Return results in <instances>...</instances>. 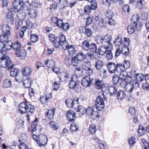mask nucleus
Returning a JSON list of instances; mask_svg holds the SVG:
<instances>
[{
    "mask_svg": "<svg viewBox=\"0 0 149 149\" xmlns=\"http://www.w3.org/2000/svg\"><path fill=\"white\" fill-rule=\"evenodd\" d=\"M112 37L109 35L105 36L103 38L100 37L97 40V44H101L98 51L101 55L104 54L109 49H112L113 45L110 42Z\"/></svg>",
    "mask_w": 149,
    "mask_h": 149,
    "instance_id": "obj_1",
    "label": "nucleus"
},
{
    "mask_svg": "<svg viewBox=\"0 0 149 149\" xmlns=\"http://www.w3.org/2000/svg\"><path fill=\"white\" fill-rule=\"evenodd\" d=\"M51 23L54 26H57L65 31L68 30L70 26L68 23H63L62 19L57 17H54L52 18Z\"/></svg>",
    "mask_w": 149,
    "mask_h": 149,
    "instance_id": "obj_2",
    "label": "nucleus"
},
{
    "mask_svg": "<svg viewBox=\"0 0 149 149\" xmlns=\"http://www.w3.org/2000/svg\"><path fill=\"white\" fill-rule=\"evenodd\" d=\"M10 27L8 24L3 25L2 28L3 33L0 36V41L5 42L9 40V38L11 35Z\"/></svg>",
    "mask_w": 149,
    "mask_h": 149,
    "instance_id": "obj_3",
    "label": "nucleus"
},
{
    "mask_svg": "<svg viewBox=\"0 0 149 149\" xmlns=\"http://www.w3.org/2000/svg\"><path fill=\"white\" fill-rule=\"evenodd\" d=\"M119 66V63H116L112 62H109L107 65L109 72L111 74L117 73L121 71Z\"/></svg>",
    "mask_w": 149,
    "mask_h": 149,
    "instance_id": "obj_4",
    "label": "nucleus"
},
{
    "mask_svg": "<svg viewBox=\"0 0 149 149\" xmlns=\"http://www.w3.org/2000/svg\"><path fill=\"white\" fill-rule=\"evenodd\" d=\"M0 66L4 68H8V69H11L13 66L10 57L4 56L0 60Z\"/></svg>",
    "mask_w": 149,
    "mask_h": 149,
    "instance_id": "obj_5",
    "label": "nucleus"
},
{
    "mask_svg": "<svg viewBox=\"0 0 149 149\" xmlns=\"http://www.w3.org/2000/svg\"><path fill=\"white\" fill-rule=\"evenodd\" d=\"M24 6L23 0H15L13 3V7L15 12L17 13L22 10Z\"/></svg>",
    "mask_w": 149,
    "mask_h": 149,
    "instance_id": "obj_6",
    "label": "nucleus"
},
{
    "mask_svg": "<svg viewBox=\"0 0 149 149\" xmlns=\"http://www.w3.org/2000/svg\"><path fill=\"white\" fill-rule=\"evenodd\" d=\"M139 85L138 83L136 82L133 83L132 84L130 82L127 84L125 89L127 92L131 93L133 91H134L137 89H139Z\"/></svg>",
    "mask_w": 149,
    "mask_h": 149,
    "instance_id": "obj_7",
    "label": "nucleus"
},
{
    "mask_svg": "<svg viewBox=\"0 0 149 149\" xmlns=\"http://www.w3.org/2000/svg\"><path fill=\"white\" fill-rule=\"evenodd\" d=\"M79 83L77 76L74 75L71 77V80L69 81L68 86L71 89L76 88L78 86Z\"/></svg>",
    "mask_w": 149,
    "mask_h": 149,
    "instance_id": "obj_8",
    "label": "nucleus"
},
{
    "mask_svg": "<svg viewBox=\"0 0 149 149\" xmlns=\"http://www.w3.org/2000/svg\"><path fill=\"white\" fill-rule=\"evenodd\" d=\"M47 141V136L44 134H41L39 136V138L37 140V143L39 146H44L46 145Z\"/></svg>",
    "mask_w": 149,
    "mask_h": 149,
    "instance_id": "obj_9",
    "label": "nucleus"
},
{
    "mask_svg": "<svg viewBox=\"0 0 149 149\" xmlns=\"http://www.w3.org/2000/svg\"><path fill=\"white\" fill-rule=\"evenodd\" d=\"M93 79H91L89 76H85L81 80L82 85L85 87H88L90 86L92 83Z\"/></svg>",
    "mask_w": 149,
    "mask_h": 149,
    "instance_id": "obj_10",
    "label": "nucleus"
},
{
    "mask_svg": "<svg viewBox=\"0 0 149 149\" xmlns=\"http://www.w3.org/2000/svg\"><path fill=\"white\" fill-rule=\"evenodd\" d=\"M48 37L50 40L53 43L56 47H58L60 45L61 46V43L58 37L55 38V36L52 34L49 35Z\"/></svg>",
    "mask_w": 149,
    "mask_h": 149,
    "instance_id": "obj_11",
    "label": "nucleus"
},
{
    "mask_svg": "<svg viewBox=\"0 0 149 149\" xmlns=\"http://www.w3.org/2000/svg\"><path fill=\"white\" fill-rule=\"evenodd\" d=\"M66 114L69 122H72L74 121V119L76 118V114L73 111L69 110L67 112Z\"/></svg>",
    "mask_w": 149,
    "mask_h": 149,
    "instance_id": "obj_12",
    "label": "nucleus"
},
{
    "mask_svg": "<svg viewBox=\"0 0 149 149\" xmlns=\"http://www.w3.org/2000/svg\"><path fill=\"white\" fill-rule=\"evenodd\" d=\"M26 110V113L27 114V119L29 120V117L33 114L35 111L34 107L31 104H29Z\"/></svg>",
    "mask_w": 149,
    "mask_h": 149,
    "instance_id": "obj_13",
    "label": "nucleus"
},
{
    "mask_svg": "<svg viewBox=\"0 0 149 149\" xmlns=\"http://www.w3.org/2000/svg\"><path fill=\"white\" fill-rule=\"evenodd\" d=\"M79 99L78 98H75L74 100L68 99H67L65 102L67 107L70 108L74 107L75 104L78 103Z\"/></svg>",
    "mask_w": 149,
    "mask_h": 149,
    "instance_id": "obj_14",
    "label": "nucleus"
},
{
    "mask_svg": "<svg viewBox=\"0 0 149 149\" xmlns=\"http://www.w3.org/2000/svg\"><path fill=\"white\" fill-rule=\"evenodd\" d=\"M28 105V104L25 102H22L20 104L18 108L21 113L23 114L26 113Z\"/></svg>",
    "mask_w": 149,
    "mask_h": 149,
    "instance_id": "obj_15",
    "label": "nucleus"
},
{
    "mask_svg": "<svg viewBox=\"0 0 149 149\" xmlns=\"http://www.w3.org/2000/svg\"><path fill=\"white\" fill-rule=\"evenodd\" d=\"M58 38L61 43V46L63 48H66L68 43L66 40L65 36L63 34H61Z\"/></svg>",
    "mask_w": 149,
    "mask_h": 149,
    "instance_id": "obj_16",
    "label": "nucleus"
},
{
    "mask_svg": "<svg viewBox=\"0 0 149 149\" xmlns=\"http://www.w3.org/2000/svg\"><path fill=\"white\" fill-rule=\"evenodd\" d=\"M59 76L60 80L62 82L66 83L68 81V74L66 72L61 73Z\"/></svg>",
    "mask_w": 149,
    "mask_h": 149,
    "instance_id": "obj_17",
    "label": "nucleus"
},
{
    "mask_svg": "<svg viewBox=\"0 0 149 149\" xmlns=\"http://www.w3.org/2000/svg\"><path fill=\"white\" fill-rule=\"evenodd\" d=\"M33 80L32 79L29 77H27L24 81L23 84L24 87L26 88H29L31 84L32 83Z\"/></svg>",
    "mask_w": 149,
    "mask_h": 149,
    "instance_id": "obj_18",
    "label": "nucleus"
},
{
    "mask_svg": "<svg viewBox=\"0 0 149 149\" xmlns=\"http://www.w3.org/2000/svg\"><path fill=\"white\" fill-rule=\"evenodd\" d=\"M15 54L18 57L21 59H23L26 55V52L24 49H20L18 52H17Z\"/></svg>",
    "mask_w": 149,
    "mask_h": 149,
    "instance_id": "obj_19",
    "label": "nucleus"
},
{
    "mask_svg": "<svg viewBox=\"0 0 149 149\" xmlns=\"http://www.w3.org/2000/svg\"><path fill=\"white\" fill-rule=\"evenodd\" d=\"M130 65V64L129 61L125 60L124 63H119V68L121 71L124 69H127L129 68Z\"/></svg>",
    "mask_w": 149,
    "mask_h": 149,
    "instance_id": "obj_20",
    "label": "nucleus"
},
{
    "mask_svg": "<svg viewBox=\"0 0 149 149\" xmlns=\"http://www.w3.org/2000/svg\"><path fill=\"white\" fill-rule=\"evenodd\" d=\"M120 71V76L121 78L122 79L132 80L131 77L128 76V73L126 71L123 70Z\"/></svg>",
    "mask_w": 149,
    "mask_h": 149,
    "instance_id": "obj_21",
    "label": "nucleus"
},
{
    "mask_svg": "<svg viewBox=\"0 0 149 149\" xmlns=\"http://www.w3.org/2000/svg\"><path fill=\"white\" fill-rule=\"evenodd\" d=\"M32 72L31 69L28 67L24 68L22 70V73L25 76H28L31 75Z\"/></svg>",
    "mask_w": 149,
    "mask_h": 149,
    "instance_id": "obj_22",
    "label": "nucleus"
},
{
    "mask_svg": "<svg viewBox=\"0 0 149 149\" xmlns=\"http://www.w3.org/2000/svg\"><path fill=\"white\" fill-rule=\"evenodd\" d=\"M44 63L45 65H46L49 68H52L55 64L54 61L52 59H49L45 60Z\"/></svg>",
    "mask_w": 149,
    "mask_h": 149,
    "instance_id": "obj_23",
    "label": "nucleus"
},
{
    "mask_svg": "<svg viewBox=\"0 0 149 149\" xmlns=\"http://www.w3.org/2000/svg\"><path fill=\"white\" fill-rule=\"evenodd\" d=\"M14 14L12 12H10L8 13L6 16V18L8 21H10L11 24H14Z\"/></svg>",
    "mask_w": 149,
    "mask_h": 149,
    "instance_id": "obj_24",
    "label": "nucleus"
},
{
    "mask_svg": "<svg viewBox=\"0 0 149 149\" xmlns=\"http://www.w3.org/2000/svg\"><path fill=\"white\" fill-rule=\"evenodd\" d=\"M4 51L9 50L12 48L13 43L10 40L4 42Z\"/></svg>",
    "mask_w": 149,
    "mask_h": 149,
    "instance_id": "obj_25",
    "label": "nucleus"
},
{
    "mask_svg": "<svg viewBox=\"0 0 149 149\" xmlns=\"http://www.w3.org/2000/svg\"><path fill=\"white\" fill-rule=\"evenodd\" d=\"M55 108H54L49 110L46 113V115L49 119H52L53 118L54 114Z\"/></svg>",
    "mask_w": 149,
    "mask_h": 149,
    "instance_id": "obj_26",
    "label": "nucleus"
},
{
    "mask_svg": "<svg viewBox=\"0 0 149 149\" xmlns=\"http://www.w3.org/2000/svg\"><path fill=\"white\" fill-rule=\"evenodd\" d=\"M64 49H68L69 54H74L75 52V49L74 47L72 45L69 46L68 43L66 48H63Z\"/></svg>",
    "mask_w": 149,
    "mask_h": 149,
    "instance_id": "obj_27",
    "label": "nucleus"
},
{
    "mask_svg": "<svg viewBox=\"0 0 149 149\" xmlns=\"http://www.w3.org/2000/svg\"><path fill=\"white\" fill-rule=\"evenodd\" d=\"M2 86L4 88L10 87L12 86L11 82L9 79H5L3 82Z\"/></svg>",
    "mask_w": 149,
    "mask_h": 149,
    "instance_id": "obj_28",
    "label": "nucleus"
},
{
    "mask_svg": "<svg viewBox=\"0 0 149 149\" xmlns=\"http://www.w3.org/2000/svg\"><path fill=\"white\" fill-rule=\"evenodd\" d=\"M103 63L102 61L98 60L96 61L95 67L97 70H100L103 66Z\"/></svg>",
    "mask_w": 149,
    "mask_h": 149,
    "instance_id": "obj_29",
    "label": "nucleus"
},
{
    "mask_svg": "<svg viewBox=\"0 0 149 149\" xmlns=\"http://www.w3.org/2000/svg\"><path fill=\"white\" fill-rule=\"evenodd\" d=\"M21 45L18 41L16 42L13 45L12 48L16 52H18L21 49Z\"/></svg>",
    "mask_w": 149,
    "mask_h": 149,
    "instance_id": "obj_30",
    "label": "nucleus"
},
{
    "mask_svg": "<svg viewBox=\"0 0 149 149\" xmlns=\"http://www.w3.org/2000/svg\"><path fill=\"white\" fill-rule=\"evenodd\" d=\"M109 92L111 95L116 94L117 91V89L116 86H110L108 88Z\"/></svg>",
    "mask_w": 149,
    "mask_h": 149,
    "instance_id": "obj_31",
    "label": "nucleus"
},
{
    "mask_svg": "<svg viewBox=\"0 0 149 149\" xmlns=\"http://www.w3.org/2000/svg\"><path fill=\"white\" fill-rule=\"evenodd\" d=\"M28 15L30 18H34L36 17L37 13L34 9H31L28 11Z\"/></svg>",
    "mask_w": 149,
    "mask_h": 149,
    "instance_id": "obj_32",
    "label": "nucleus"
},
{
    "mask_svg": "<svg viewBox=\"0 0 149 149\" xmlns=\"http://www.w3.org/2000/svg\"><path fill=\"white\" fill-rule=\"evenodd\" d=\"M90 43L87 40H84L82 43L81 47L82 48L86 50H89Z\"/></svg>",
    "mask_w": 149,
    "mask_h": 149,
    "instance_id": "obj_33",
    "label": "nucleus"
},
{
    "mask_svg": "<svg viewBox=\"0 0 149 149\" xmlns=\"http://www.w3.org/2000/svg\"><path fill=\"white\" fill-rule=\"evenodd\" d=\"M87 56L85 54L81 52H79L76 55V56L79 60V61H83L84 59L86 58V56Z\"/></svg>",
    "mask_w": 149,
    "mask_h": 149,
    "instance_id": "obj_34",
    "label": "nucleus"
},
{
    "mask_svg": "<svg viewBox=\"0 0 149 149\" xmlns=\"http://www.w3.org/2000/svg\"><path fill=\"white\" fill-rule=\"evenodd\" d=\"M126 94L124 91H121L118 92L117 94L118 98L120 100H122L126 96Z\"/></svg>",
    "mask_w": 149,
    "mask_h": 149,
    "instance_id": "obj_35",
    "label": "nucleus"
},
{
    "mask_svg": "<svg viewBox=\"0 0 149 149\" xmlns=\"http://www.w3.org/2000/svg\"><path fill=\"white\" fill-rule=\"evenodd\" d=\"M145 132V128L141 125H140L139 126V127L138 129V133L140 136H142Z\"/></svg>",
    "mask_w": 149,
    "mask_h": 149,
    "instance_id": "obj_36",
    "label": "nucleus"
},
{
    "mask_svg": "<svg viewBox=\"0 0 149 149\" xmlns=\"http://www.w3.org/2000/svg\"><path fill=\"white\" fill-rule=\"evenodd\" d=\"M86 109L83 106H80L78 107L77 112L79 115L84 114L86 112Z\"/></svg>",
    "mask_w": 149,
    "mask_h": 149,
    "instance_id": "obj_37",
    "label": "nucleus"
},
{
    "mask_svg": "<svg viewBox=\"0 0 149 149\" xmlns=\"http://www.w3.org/2000/svg\"><path fill=\"white\" fill-rule=\"evenodd\" d=\"M10 74V75L12 77L16 76L19 73L18 69L17 68H11Z\"/></svg>",
    "mask_w": 149,
    "mask_h": 149,
    "instance_id": "obj_38",
    "label": "nucleus"
},
{
    "mask_svg": "<svg viewBox=\"0 0 149 149\" xmlns=\"http://www.w3.org/2000/svg\"><path fill=\"white\" fill-rule=\"evenodd\" d=\"M121 81L120 83V85L123 87L125 88L127 84L128 83L130 82L131 80L130 79H122L121 80Z\"/></svg>",
    "mask_w": 149,
    "mask_h": 149,
    "instance_id": "obj_39",
    "label": "nucleus"
},
{
    "mask_svg": "<svg viewBox=\"0 0 149 149\" xmlns=\"http://www.w3.org/2000/svg\"><path fill=\"white\" fill-rule=\"evenodd\" d=\"M100 75L103 78H106L108 77V72L106 70L102 68L100 72Z\"/></svg>",
    "mask_w": 149,
    "mask_h": 149,
    "instance_id": "obj_40",
    "label": "nucleus"
},
{
    "mask_svg": "<svg viewBox=\"0 0 149 149\" xmlns=\"http://www.w3.org/2000/svg\"><path fill=\"white\" fill-rule=\"evenodd\" d=\"M135 77L137 81L138 82V81H142L144 79V76L141 74H136Z\"/></svg>",
    "mask_w": 149,
    "mask_h": 149,
    "instance_id": "obj_41",
    "label": "nucleus"
},
{
    "mask_svg": "<svg viewBox=\"0 0 149 149\" xmlns=\"http://www.w3.org/2000/svg\"><path fill=\"white\" fill-rule=\"evenodd\" d=\"M140 19V17H139L138 15H133L131 19V20L134 25L135 24L139 22V21Z\"/></svg>",
    "mask_w": 149,
    "mask_h": 149,
    "instance_id": "obj_42",
    "label": "nucleus"
},
{
    "mask_svg": "<svg viewBox=\"0 0 149 149\" xmlns=\"http://www.w3.org/2000/svg\"><path fill=\"white\" fill-rule=\"evenodd\" d=\"M79 61V60L76 56H74L71 59L72 64L74 66H77L78 64Z\"/></svg>",
    "mask_w": 149,
    "mask_h": 149,
    "instance_id": "obj_43",
    "label": "nucleus"
},
{
    "mask_svg": "<svg viewBox=\"0 0 149 149\" xmlns=\"http://www.w3.org/2000/svg\"><path fill=\"white\" fill-rule=\"evenodd\" d=\"M128 46H125L122 49V53L125 55H127L129 53V48Z\"/></svg>",
    "mask_w": 149,
    "mask_h": 149,
    "instance_id": "obj_44",
    "label": "nucleus"
},
{
    "mask_svg": "<svg viewBox=\"0 0 149 149\" xmlns=\"http://www.w3.org/2000/svg\"><path fill=\"white\" fill-rule=\"evenodd\" d=\"M97 23L101 27H105L107 24L106 21L102 18H100Z\"/></svg>",
    "mask_w": 149,
    "mask_h": 149,
    "instance_id": "obj_45",
    "label": "nucleus"
},
{
    "mask_svg": "<svg viewBox=\"0 0 149 149\" xmlns=\"http://www.w3.org/2000/svg\"><path fill=\"white\" fill-rule=\"evenodd\" d=\"M89 50L92 52L96 51L97 50L96 44L94 43H90Z\"/></svg>",
    "mask_w": 149,
    "mask_h": 149,
    "instance_id": "obj_46",
    "label": "nucleus"
},
{
    "mask_svg": "<svg viewBox=\"0 0 149 149\" xmlns=\"http://www.w3.org/2000/svg\"><path fill=\"white\" fill-rule=\"evenodd\" d=\"M120 78L116 74L114 75L112 77V81L114 85L117 84Z\"/></svg>",
    "mask_w": 149,
    "mask_h": 149,
    "instance_id": "obj_47",
    "label": "nucleus"
},
{
    "mask_svg": "<svg viewBox=\"0 0 149 149\" xmlns=\"http://www.w3.org/2000/svg\"><path fill=\"white\" fill-rule=\"evenodd\" d=\"M49 125L51 128L54 130H56L58 127L57 123L54 121L51 122L49 123Z\"/></svg>",
    "mask_w": 149,
    "mask_h": 149,
    "instance_id": "obj_48",
    "label": "nucleus"
},
{
    "mask_svg": "<svg viewBox=\"0 0 149 149\" xmlns=\"http://www.w3.org/2000/svg\"><path fill=\"white\" fill-rule=\"evenodd\" d=\"M122 39L121 38L118 37L115 39L113 44H115L116 45L120 46L122 44Z\"/></svg>",
    "mask_w": 149,
    "mask_h": 149,
    "instance_id": "obj_49",
    "label": "nucleus"
},
{
    "mask_svg": "<svg viewBox=\"0 0 149 149\" xmlns=\"http://www.w3.org/2000/svg\"><path fill=\"white\" fill-rule=\"evenodd\" d=\"M70 130L71 132H76L78 130V126L75 123H73L71 125Z\"/></svg>",
    "mask_w": 149,
    "mask_h": 149,
    "instance_id": "obj_50",
    "label": "nucleus"
},
{
    "mask_svg": "<svg viewBox=\"0 0 149 149\" xmlns=\"http://www.w3.org/2000/svg\"><path fill=\"white\" fill-rule=\"evenodd\" d=\"M104 104L103 98L100 96H99L96 98L95 104Z\"/></svg>",
    "mask_w": 149,
    "mask_h": 149,
    "instance_id": "obj_51",
    "label": "nucleus"
},
{
    "mask_svg": "<svg viewBox=\"0 0 149 149\" xmlns=\"http://www.w3.org/2000/svg\"><path fill=\"white\" fill-rule=\"evenodd\" d=\"M38 36L36 34H31L30 39L33 42H36L38 40Z\"/></svg>",
    "mask_w": 149,
    "mask_h": 149,
    "instance_id": "obj_52",
    "label": "nucleus"
},
{
    "mask_svg": "<svg viewBox=\"0 0 149 149\" xmlns=\"http://www.w3.org/2000/svg\"><path fill=\"white\" fill-rule=\"evenodd\" d=\"M91 62L88 61H84L82 64V66L84 69L87 70L90 68L89 66L90 65Z\"/></svg>",
    "mask_w": 149,
    "mask_h": 149,
    "instance_id": "obj_53",
    "label": "nucleus"
},
{
    "mask_svg": "<svg viewBox=\"0 0 149 149\" xmlns=\"http://www.w3.org/2000/svg\"><path fill=\"white\" fill-rule=\"evenodd\" d=\"M112 49H110L109 50V49L107 50V54H106V57L108 59H111L113 57V54L111 52V50Z\"/></svg>",
    "mask_w": 149,
    "mask_h": 149,
    "instance_id": "obj_54",
    "label": "nucleus"
},
{
    "mask_svg": "<svg viewBox=\"0 0 149 149\" xmlns=\"http://www.w3.org/2000/svg\"><path fill=\"white\" fill-rule=\"evenodd\" d=\"M127 30L128 33L129 34H131L134 32V28L132 25H129L127 27Z\"/></svg>",
    "mask_w": 149,
    "mask_h": 149,
    "instance_id": "obj_55",
    "label": "nucleus"
},
{
    "mask_svg": "<svg viewBox=\"0 0 149 149\" xmlns=\"http://www.w3.org/2000/svg\"><path fill=\"white\" fill-rule=\"evenodd\" d=\"M89 131L92 134L95 133L96 131V126L94 125H91L89 127Z\"/></svg>",
    "mask_w": 149,
    "mask_h": 149,
    "instance_id": "obj_56",
    "label": "nucleus"
},
{
    "mask_svg": "<svg viewBox=\"0 0 149 149\" xmlns=\"http://www.w3.org/2000/svg\"><path fill=\"white\" fill-rule=\"evenodd\" d=\"M103 82L102 81H100L99 80H97L96 81V86L99 87V88L102 89L103 88V86L104 85L103 84Z\"/></svg>",
    "mask_w": 149,
    "mask_h": 149,
    "instance_id": "obj_57",
    "label": "nucleus"
},
{
    "mask_svg": "<svg viewBox=\"0 0 149 149\" xmlns=\"http://www.w3.org/2000/svg\"><path fill=\"white\" fill-rule=\"evenodd\" d=\"M105 15L109 19H111L113 16V13L111 10H108L107 11Z\"/></svg>",
    "mask_w": 149,
    "mask_h": 149,
    "instance_id": "obj_58",
    "label": "nucleus"
},
{
    "mask_svg": "<svg viewBox=\"0 0 149 149\" xmlns=\"http://www.w3.org/2000/svg\"><path fill=\"white\" fill-rule=\"evenodd\" d=\"M144 1L141 0H138L137 2V5L138 6V9L141 10L143 7V3Z\"/></svg>",
    "mask_w": 149,
    "mask_h": 149,
    "instance_id": "obj_59",
    "label": "nucleus"
},
{
    "mask_svg": "<svg viewBox=\"0 0 149 149\" xmlns=\"http://www.w3.org/2000/svg\"><path fill=\"white\" fill-rule=\"evenodd\" d=\"M128 142L131 146L134 145L136 142V139L134 137H131L129 138Z\"/></svg>",
    "mask_w": 149,
    "mask_h": 149,
    "instance_id": "obj_60",
    "label": "nucleus"
},
{
    "mask_svg": "<svg viewBox=\"0 0 149 149\" xmlns=\"http://www.w3.org/2000/svg\"><path fill=\"white\" fill-rule=\"evenodd\" d=\"M92 31L91 29L89 28H86L85 34L88 37H91L92 35Z\"/></svg>",
    "mask_w": 149,
    "mask_h": 149,
    "instance_id": "obj_61",
    "label": "nucleus"
},
{
    "mask_svg": "<svg viewBox=\"0 0 149 149\" xmlns=\"http://www.w3.org/2000/svg\"><path fill=\"white\" fill-rule=\"evenodd\" d=\"M91 8L92 9L94 10H95L97 7V3L96 1H93L91 2Z\"/></svg>",
    "mask_w": 149,
    "mask_h": 149,
    "instance_id": "obj_62",
    "label": "nucleus"
},
{
    "mask_svg": "<svg viewBox=\"0 0 149 149\" xmlns=\"http://www.w3.org/2000/svg\"><path fill=\"white\" fill-rule=\"evenodd\" d=\"M26 26L27 27L30 29L33 27L34 25L33 23L30 20H28L26 22Z\"/></svg>",
    "mask_w": 149,
    "mask_h": 149,
    "instance_id": "obj_63",
    "label": "nucleus"
},
{
    "mask_svg": "<svg viewBox=\"0 0 149 149\" xmlns=\"http://www.w3.org/2000/svg\"><path fill=\"white\" fill-rule=\"evenodd\" d=\"M94 111V109L93 107H88L86 110V112L90 116Z\"/></svg>",
    "mask_w": 149,
    "mask_h": 149,
    "instance_id": "obj_64",
    "label": "nucleus"
}]
</instances>
